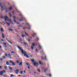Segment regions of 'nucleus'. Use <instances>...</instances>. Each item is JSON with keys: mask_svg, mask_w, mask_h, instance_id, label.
<instances>
[{"mask_svg": "<svg viewBox=\"0 0 77 77\" xmlns=\"http://www.w3.org/2000/svg\"><path fill=\"white\" fill-rule=\"evenodd\" d=\"M25 34H26V35H27V36H29V35H28V34H27V33H26V32H25Z\"/></svg>", "mask_w": 77, "mask_h": 77, "instance_id": "nucleus-31", "label": "nucleus"}, {"mask_svg": "<svg viewBox=\"0 0 77 77\" xmlns=\"http://www.w3.org/2000/svg\"><path fill=\"white\" fill-rule=\"evenodd\" d=\"M21 40H22V39H21V38H20V41H21Z\"/></svg>", "mask_w": 77, "mask_h": 77, "instance_id": "nucleus-58", "label": "nucleus"}, {"mask_svg": "<svg viewBox=\"0 0 77 77\" xmlns=\"http://www.w3.org/2000/svg\"><path fill=\"white\" fill-rule=\"evenodd\" d=\"M17 63H19V61H17Z\"/></svg>", "mask_w": 77, "mask_h": 77, "instance_id": "nucleus-48", "label": "nucleus"}, {"mask_svg": "<svg viewBox=\"0 0 77 77\" xmlns=\"http://www.w3.org/2000/svg\"><path fill=\"white\" fill-rule=\"evenodd\" d=\"M5 9L6 10V12H8V9L7 8H5Z\"/></svg>", "mask_w": 77, "mask_h": 77, "instance_id": "nucleus-20", "label": "nucleus"}, {"mask_svg": "<svg viewBox=\"0 0 77 77\" xmlns=\"http://www.w3.org/2000/svg\"><path fill=\"white\" fill-rule=\"evenodd\" d=\"M17 47L18 48H19V50H21L22 52V53L23 54H24V56H25V57H27V58H29V56L27 55L26 52L25 51H23L22 49H21V48L19 46H17Z\"/></svg>", "mask_w": 77, "mask_h": 77, "instance_id": "nucleus-1", "label": "nucleus"}, {"mask_svg": "<svg viewBox=\"0 0 77 77\" xmlns=\"http://www.w3.org/2000/svg\"><path fill=\"white\" fill-rule=\"evenodd\" d=\"M23 29H26V27H23Z\"/></svg>", "mask_w": 77, "mask_h": 77, "instance_id": "nucleus-39", "label": "nucleus"}, {"mask_svg": "<svg viewBox=\"0 0 77 77\" xmlns=\"http://www.w3.org/2000/svg\"><path fill=\"white\" fill-rule=\"evenodd\" d=\"M9 42V43H10V44H12V43L10 41L7 40Z\"/></svg>", "mask_w": 77, "mask_h": 77, "instance_id": "nucleus-13", "label": "nucleus"}, {"mask_svg": "<svg viewBox=\"0 0 77 77\" xmlns=\"http://www.w3.org/2000/svg\"><path fill=\"white\" fill-rule=\"evenodd\" d=\"M3 72H6L5 70H3V71L0 72V75H3Z\"/></svg>", "mask_w": 77, "mask_h": 77, "instance_id": "nucleus-4", "label": "nucleus"}, {"mask_svg": "<svg viewBox=\"0 0 77 77\" xmlns=\"http://www.w3.org/2000/svg\"><path fill=\"white\" fill-rule=\"evenodd\" d=\"M11 53H14V52L12 51H11Z\"/></svg>", "mask_w": 77, "mask_h": 77, "instance_id": "nucleus-47", "label": "nucleus"}, {"mask_svg": "<svg viewBox=\"0 0 77 77\" xmlns=\"http://www.w3.org/2000/svg\"><path fill=\"white\" fill-rule=\"evenodd\" d=\"M0 23H1V24H2V22H0Z\"/></svg>", "mask_w": 77, "mask_h": 77, "instance_id": "nucleus-63", "label": "nucleus"}, {"mask_svg": "<svg viewBox=\"0 0 77 77\" xmlns=\"http://www.w3.org/2000/svg\"><path fill=\"white\" fill-rule=\"evenodd\" d=\"M21 26V25H20V26H18L19 27H20V26Z\"/></svg>", "mask_w": 77, "mask_h": 77, "instance_id": "nucleus-61", "label": "nucleus"}, {"mask_svg": "<svg viewBox=\"0 0 77 77\" xmlns=\"http://www.w3.org/2000/svg\"><path fill=\"white\" fill-rule=\"evenodd\" d=\"M14 23H16V20H15V17L14 16Z\"/></svg>", "mask_w": 77, "mask_h": 77, "instance_id": "nucleus-11", "label": "nucleus"}, {"mask_svg": "<svg viewBox=\"0 0 77 77\" xmlns=\"http://www.w3.org/2000/svg\"><path fill=\"white\" fill-rule=\"evenodd\" d=\"M31 49H32V50H33V46L31 47Z\"/></svg>", "mask_w": 77, "mask_h": 77, "instance_id": "nucleus-36", "label": "nucleus"}, {"mask_svg": "<svg viewBox=\"0 0 77 77\" xmlns=\"http://www.w3.org/2000/svg\"><path fill=\"white\" fill-rule=\"evenodd\" d=\"M9 30H10V31H11V32L12 31V29H9Z\"/></svg>", "mask_w": 77, "mask_h": 77, "instance_id": "nucleus-34", "label": "nucleus"}, {"mask_svg": "<svg viewBox=\"0 0 77 77\" xmlns=\"http://www.w3.org/2000/svg\"><path fill=\"white\" fill-rule=\"evenodd\" d=\"M2 36L3 38H5V35H4V34L2 32Z\"/></svg>", "mask_w": 77, "mask_h": 77, "instance_id": "nucleus-12", "label": "nucleus"}, {"mask_svg": "<svg viewBox=\"0 0 77 77\" xmlns=\"http://www.w3.org/2000/svg\"><path fill=\"white\" fill-rule=\"evenodd\" d=\"M43 51H42L41 52V53H43Z\"/></svg>", "mask_w": 77, "mask_h": 77, "instance_id": "nucleus-62", "label": "nucleus"}, {"mask_svg": "<svg viewBox=\"0 0 77 77\" xmlns=\"http://www.w3.org/2000/svg\"><path fill=\"white\" fill-rule=\"evenodd\" d=\"M15 73L16 74H18V72H19V70H16L15 71Z\"/></svg>", "mask_w": 77, "mask_h": 77, "instance_id": "nucleus-9", "label": "nucleus"}, {"mask_svg": "<svg viewBox=\"0 0 77 77\" xmlns=\"http://www.w3.org/2000/svg\"><path fill=\"white\" fill-rule=\"evenodd\" d=\"M28 69H30V67L29 66H28Z\"/></svg>", "mask_w": 77, "mask_h": 77, "instance_id": "nucleus-51", "label": "nucleus"}, {"mask_svg": "<svg viewBox=\"0 0 77 77\" xmlns=\"http://www.w3.org/2000/svg\"><path fill=\"white\" fill-rule=\"evenodd\" d=\"M22 36L23 38H24V37H26V35H22Z\"/></svg>", "mask_w": 77, "mask_h": 77, "instance_id": "nucleus-27", "label": "nucleus"}, {"mask_svg": "<svg viewBox=\"0 0 77 77\" xmlns=\"http://www.w3.org/2000/svg\"><path fill=\"white\" fill-rule=\"evenodd\" d=\"M32 46H33V47L35 46V44L34 43H33L32 44Z\"/></svg>", "mask_w": 77, "mask_h": 77, "instance_id": "nucleus-26", "label": "nucleus"}, {"mask_svg": "<svg viewBox=\"0 0 77 77\" xmlns=\"http://www.w3.org/2000/svg\"><path fill=\"white\" fill-rule=\"evenodd\" d=\"M12 13H13V14H14V11H12Z\"/></svg>", "mask_w": 77, "mask_h": 77, "instance_id": "nucleus-57", "label": "nucleus"}, {"mask_svg": "<svg viewBox=\"0 0 77 77\" xmlns=\"http://www.w3.org/2000/svg\"><path fill=\"white\" fill-rule=\"evenodd\" d=\"M26 64L27 65H29V64L28 63H26Z\"/></svg>", "mask_w": 77, "mask_h": 77, "instance_id": "nucleus-42", "label": "nucleus"}, {"mask_svg": "<svg viewBox=\"0 0 77 77\" xmlns=\"http://www.w3.org/2000/svg\"><path fill=\"white\" fill-rule=\"evenodd\" d=\"M37 41H39V38L38 37H37Z\"/></svg>", "mask_w": 77, "mask_h": 77, "instance_id": "nucleus-49", "label": "nucleus"}, {"mask_svg": "<svg viewBox=\"0 0 77 77\" xmlns=\"http://www.w3.org/2000/svg\"><path fill=\"white\" fill-rule=\"evenodd\" d=\"M5 69H7V66H5Z\"/></svg>", "mask_w": 77, "mask_h": 77, "instance_id": "nucleus-32", "label": "nucleus"}, {"mask_svg": "<svg viewBox=\"0 0 77 77\" xmlns=\"http://www.w3.org/2000/svg\"><path fill=\"white\" fill-rule=\"evenodd\" d=\"M24 45H27V43H24Z\"/></svg>", "mask_w": 77, "mask_h": 77, "instance_id": "nucleus-43", "label": "nucleus"}, {"mask_svg": "<svg viewBox=\"0 0 77 77\" xmlns=\"http://www.w3.org/2000/svg\"><path fill=\"white\" fill-rule=\"evenodd\" d=\"M4 18L5 19V21H10V22H11V23L13 24L12 23V21H11V20L9 19L7 16H6Z\"/></svg>", "mask_w": 77, "mask_h": 77, "instance_id": "nucleus-3", "label": "nucleus"}, {"mask_svg": "<svg viewBox=\"0 0 77 77\" xmlns=\"http://www.w3.org/2000/svg\"><path fill=\"white\" fill-rule=\"evenodd\" d=\"M0 48H2V46H0Z\"/></svg>", "mask_w": 77, "mask_h": 77, "instance_id": "nucleus-55", "label": "nucleus"}, {"mask_svg": "<svg viewBox=\"0 0 77 77\" xmlns=\"http://www.w3.org/2000/svg\"><path fill=\"white\" fill-rule=\"evenodd\" d=\"M42 60H46V59H47V58L46 57V56H45L44 58L42 57Z\"/></svg>", "mask_w": 77, "mask_h": 77, "instance_id": "nucleus-8", "label": "nucleus"}, {"mask_svg": "<svg viewBox=\"0 0 77 77\" xmlns=\"http://www.w3.org/2000/svg\"><path fill=\"white\" fill-rule=\"evenodd\" d=\"M26 25H28V26H29V27H30V25H29V24L28 23H26Z\"/></svg>", "mask_w": 77, "mask_h": 77, "instance_id": "nucleus-24", "label": "nucleus"}, {"mask_svg": "<svg viewBox=\"0 0 77 77\" xmlns=\"http://www.w3.org/2000/svg\"><path fill=\"white\" fill-rule=\"evenodd\" d=\"M20 16H21V17H22V14H20Z\"/></svg>", "mask_w": 77, "mask_h": 77, "instance_id": "nucleus-50", "label": "nucleus"}, {"mask_svg": "<svg viewBox=\"0 0 77 77\" xmlns=\"http://www.w3.org/2000/svg\"><path fill=\"white\" fill-rule=\"evenodd\" d=\"M18 76H21V75H18Z\"/></svg>", "mask_w": 77, "mask_h": 77, "instance_id": "nucleus-64", "label": "nucleus"}, {"mask_svg": "<svg viewBox=\"0 0 77 77\" xmlns=\"http://www.w3.org/2000/svg\"><path fill=\"white\" fill-rule=\"evenodd\" d=\"M19 65H20V66L22 65V62H21L20 63Z\"/></svg>", "mask_w": 77, "mask_h": 77, "instance_id": "nucleus-23", "label": "nucleus"}, {"mask_svg": "<svg viewBox=\"0 0 77 77\" xmlns=\"http://www.w3.org/2000/svg\"><path fill=\"white\" fill-rule=\"evenodd\" d=\"M31 60L34 66H38V63L35 62L34 59H31Z\"/></svg>", "mask_w": 77, "mask_h": 77, "instance_id": "nucleus-2", "label": "nucleus"}, {"mask_svg": "<svg viewBox=\"0 0 77 77\" xmlns=\"http://www.w3.org/2000/svg\"><path fill=\"white\" fill-rule=\"evenodd\" d=\"M12 7H10V8H9V10L11 11V10H12Z\"/></svg>", "mask_w": 77, "mask_h": 77, "instance_id": "nucleus-19", "label": "nucleus"}, {"mask_svg": "<svg viewBox=\"0 0 77 77\" xmlns=\"http://www.w3.org/2000/svg\"><path fill=\"white\" fill-rule=\"evenodd\" d=\"M39 49H41V45H39Z\"/></svg>", "mask_w": 77, "mask_h": 77, "instance_id": "nucleus-21", "label": "nucleus"}, {"mask_svg": "<svg viewBox=\"0 0 77 77\" xmlns=\"http://www.w3.org/2000/svg\"><path fill=\"white\" fill-rule=\"evenodd\" d=\"M6 63L7 65H9V63L7 61Z\"/></svg>", "mask_w": 77, "mask_h": 77, "instance_id": "nucleus-22", "label": "nucleus"}, {"mask_svg": "<svg viewBox=\"0 0 77 77\" xmlns=\"http://www.w3.org/2000/svg\"><path fill=\"white\" fill-rule=\"evenodd\" d=\"M28 41H30V39H29L28 40Z\"/></svg>", "mask_w": 77, "mask_h": 77, "instance_id": "nucleus-54", "label": "nucleus"}, {"mask_svg": "<svg viewBox=\"0 0 77 77\" xmlns=\"http://www.w3.org/2000/svg\"><path fill=\"white\" fill-rule=\"evenodd\" d=\"M14 75L12 74V75H11V77H14Z\"/></svg>", "mask_w": 77, "mask_h": 77, "instance_id": "nucleus-30", "label": "nucleus"}, {"mask_svg": "<svg viewBox=\"0 0 77 77\" xmlns=\"http://www.w3.org/2000/svg\"><path fill=\"white\" fill-rule=\"evenodd\" d=\"M9 14L10 17H12V15H11V14L10 13H9Z\"/></svg>", "mask_w": 77, "mask_h": 77, "instance_id": "nucleus-35", "label": "nucleus"}, {"mask_svg": "<svg viewBox=\"0 0 77 77\" xmlns=\"http://www.w3.org/2000/svg\"><path fill=\"white\" fill-rule=\"evenodd\" d=\"M5 56H3V58H4V59H5Z\"/></svg>", "mask_w": 77, "mask_h": 77, "instance_id": "nucleus-45", "label": "nucleus"}, {"mask_svg": "<svg viewBox=\"0 0 77 77\" xmlns=\"http://www.w3.org/2000/svg\"><path fill=\"white\" fill-rule=\"evenodd\" d=\"M39 63L40 65H42V63L41 61L39 62Z\"/></svg>", "mask_w": 77, "mask_h": 77, "instance_id": "nucleus-33", "label": "nucleus"}, {"mask_svg": "<svg viewBox=\"0 0 77 77\" xmlns=\"http://www.w3.org/2000/svg\"><path fill=\"white\" fill-rule=\"evenodd\" d=\"M20 73L21 74H23V71H21L20 72Z\"/></svg>", "mask_w": 77, "mask_h": 77, "instance_id": "nucleus-38", "label": "nucleus"}, {"mask_svg": "<svg viewBox=\"0 0 77 77\" xmlns=\"http://www.w3.org/2000/svg\"><path fill=\"white\" fill-rule=\"evenodd\" d=\"M37 70H38V71L39 72H41V71H40V70L39 69H38Z\"/></svg>", "mask_w": 77, "mask_h": 77, "instance_id": "nucleus-25", "label": "nucleus"}, {"mask_svg": "<svg viewBox=\"0 0 77 77\" xmlns=\"http://www.w3.org/2000/svg\"><path fill=\"white\" fill-rule=\"evenodd\" d=\"M32 36L33 37H35V36H36V33H34L33 34H32Z\"/></svg>", "mask_w": 77, "mask_h": 77, "instance_id": "nucleus-10", "label": "nucleus"}, {"mask_svg": "<svg viewBox=\"0 0 77 77\" xmlns=\"http://www.w3.org/2000/svg\"><path fill=\"white\" fill-rule=\"evenodd\" d=\"M1 18H2V19L4 18V17H3V16H1Z\"/></svg>", "mask_w": 77, "mask_h": 77, "instance_id": "nucleus-28", "label": "nucleus"}, {"mask_svg": "<svg viewBox=\"0 0 77 77\" xmlns=\"http://www.w3.org/2000/svg\"><path fill=\"white\" fill-rule=\"evenodd\" d=\"M0 6L1 7V11H3V6L2 5V3L1 2H0Z\"/></svg>", "mask_w": 77, "mask_h": 77, "instance_id": "nucleus-6", "label": "nucleus"}, {"mask_svg": "<svg viewBox=\"0 0 77 77\" xmlns=\"http://www.w3.org/2000/svg\"><path fill=\"white\" fill-rule=\"evenodd\" d=\"M1 41H4V40H3V39L1 40Z\"/></svg>", "mask_w": 77, "mask_h": 77, "instance_id": "nucleus-53", "label": "nucleus"}, {"mask_svg": "<svg viewBox=\"0 0 77 77\" xmlns=\"http://www.w3.org/2000/svg\"><path fill=\"white\" fill-rule=\"evenodd\" d=\"M3 60V58H1L0 59V60L1 61H2V60Z\"/></svg>", "mask_w": 77, "mask_h": 77, "instance_id": "nucleus-40", "label": "nucleus"}, {"mask_svg": "<svg viewBox=\"0 0 77 77\" xmlns=\"http://www.w3.org/2000/svg\"><path fill=\"white\" fill-rule=\"evenodd\" d=\"M6 23L7 24V26H9V25H10L9 23H8L7 22H6Z\"/></svg>", "mask_w": 77, "mask_h": 77, "instance_id": "nucleus-15", "label": "nucleus"}, {"mask_svg": "<svg viewBox=\"0 0 77 77\" xmlns=\"http://www.w3.org/2000/svg\"><path fill=\"white\" fill-rule=\"evenodd\" d=\"M9 68L10 69V70H12V67H10V66H9Z\"/></svg>", "mask_w": 77, "mask_h": 77, "instance_id": "nucleus-18", "label": "nucleus"}, {"mask_svg": "<svg viewBox=\"0 0 77 77\" xmlns=\"http://www.w3.org/2000/svg\"><path fill=\"white\" fill-rule=\"evenodd\" d=\"M36 51H38V49H36Z\"/></svg>", "mask_w": 77, "mask_h": 77, "instance_id": "nucleus-56", "label": "nucleus"}, {"mask_svg": "<svg viewBox=\"0 0 77 77\" xmlns=\"http://www.w3.org/2000/svg\"><path fill=\"white\" fill-rule=\"evenodd\" d=\"M8 56H9V57H10V56H11V54H8Z\"/></svg>", "mask_w": 77, "mask_h": 77, "instance_id": "nucleus-37", "label": "nucleus"}, {"mask_svg": "<svg viewBox=\"0 0 77 77\" xmlns=\"http://www.w3.org/2000/svg\"><path fill=\"white\" fill-rule=\"evenodd\" d=\"M4 44L5 45V47H7V46L6 45V43H4Z\"/></svg>", "mask_w": 77, "mask_h": 77, "instance_id": "nucleus-16", "label": "nucleus"}, {"mask_svg": "<svg viewBox=\"0 0 77 77\" xmlns=\"http://www.w3.org/2000/svg\"><path fill=\"white\" fill-rule=\"evenodd\" d=\"M47 69H44L45 72H46V71H47Z\"/></svg>", "mask_w": 77, "mask_h": 77, "instance_id": "nucleus-29", "label": "nucleus"}, {"mask_svg": "<svg viewBox=\"0 0 77 77\" xmlns=\"http://www.w3.org/2000/svg\"><path fill=\"white\" fill-rule=\"evenodd\" d=\"M16 23H17V24H19V23H18V22H16Z\"/></svg>", "mask_w": 77, "mask_h": 77, "instance_id": "nucleus-59", "label": "nucleus"}, {"mask_svg": "<svg viewBox=\"0 0 77 77\" xmlns=\"http://www.w3.org/2000/svg\"><path fill=\"white\" fill-rule=\"evenodd\" d=\"M49 77H51V74H49Z\"/></svg>", "mask_w": 77, "mask_h": 77, "instance_id": "nucleus-44", "label": "nucleus"}, {"mask_svg": "<svg viewBox=\"0 0 77 77\" xmlns=\"http://www.w3.org/2000/svg\"><path fill=\"white\" fill-rule=\"evenodd\" d=\"M10 62L11 63H12V65H13L14 66V65H15V63H14V62H13V61H10Z\"/></svg>", "mask_w": 77, "mask_h": 77, "instance_id": "nucleus-5", "label": "nucleus"}, {"mask_svg": "<svg viewBox=\"0 0 77 77\" xmlns=\"http://www.w3.org/2000/svg\"><path fill=\"white\" fill-rule=\"evenodd\" d=\"M27 29H30V27H28L27 28Z\"/></svg>", "mask_w": 77, "mask_h": 77, "instance_id": "nucleus-41", "label": "nucleus"}, {"mask_svg": "<svg viewBox=\"0 0 77 77\" xmlns=\"http://www.w3.org/2000/svg\"><path fill=\"white\" fill-rule=\"evenodd\" d=\"M5 55L6 56H8V55L7 54H5Z\"/></svg>", "mask_w": 77, "mask_h": 77, "instance_id": "nucleus-46", "label": "nucleus"}, {"mask_svg": "<svg viewBox=\"0 0 77 77\" xmlns=\"http://www.w3.org/2000/svg\"><path fill=\"white\" fill-rule=\"evenodd\" d=\"M1 31L2 32H4V30H3V28L1 29Z\"/></svg>", "mask_w": 77, "mask_h": 77, "instance_id": "nucleus-17", "label": "nucleus"}, {"mask_svg": "<svg viewBox=\"0 0 77 77\" xmlns=\"http://www.w3.org/2000/svg\"><path fill=\"white\" fill-rule=\"evenodd\" d=\"M24 73H26V71H24Z\"/></svg>", "mask_w": 77, "mask_h": 77, "instance_id": "nucleus-60", "label": "nucleus"}, {"mask_svg": "<svg viewBox=\"0 0 77 77\" xmlns=\"http://www.w3.org/2000/svg\"><path fill=\"white\" fill-rule=\"evenodd\" d=\"M0 69H2V66H0Z\"/></svg>", "mask_w": 77, "mask_h": 77, "instance_id": "nucleus-52", "label": "nucleus"}, {"mask_svg": "<svg viewBox=\"0 0 77 77\" xmlns=\"http://www.w3.org/2000/svg\"><path fill=\"white\" fill-rule=\"evenodd\" d=\"M23 19L25 20V18L24 17H23L21 19L19 20V21H23Z\"/></svg>", "mask_w": 77, "mask_h": 77, "instance_id": "nucleus-7", "label": "nucleus"}, {"mask_svg": "<svg viewBox=\"0 0 77 77\" xmlns=\"http://www.w3.org/2000/svg\"><path fill=\"white\" fill-rule=\"evenodd\" d=\"M3 77H9V76H7L6 75H3Z\"/></svg>", "mask_w": 77, "mask_h": 77, "instance_id": "nucleus-14", "label": "nucleus"}]
</instances>
